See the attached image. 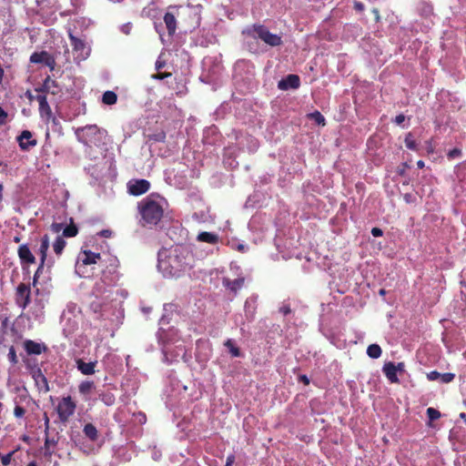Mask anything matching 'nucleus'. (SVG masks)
<instances>
[{"label":"nucleus","instance_id":"40","mask_svg":"<svg viewBox=\"0 0 466 466\" xmlns=\"http://www.w3.org/2000/svg\"><path fill=\"white\" fill-rule=\"evenodd\" d=\"M461 155V150L459 148H453V149L450 150L447 154L448 158H450V159L459 157Z\"/></svg>","mask_w":466,"mask_h":466},{"label":"nucleus","instance_id":"35","mask_svg":"<svg viewBox=\"0 0 466 466\" xmlns=\"http://www.w3.org/2000/svg\"><path fill=\"white\" fill-rule=\"evenodd\" d=\"M310 117L319 125L325 126V117L321 115L320 112L315 111L310 115Z\"/></svg>","mask_w":466,"mask_h":466},{"label":"nucleus","instance_id":"8","mask_svg":"<svg viewBox=\"0 0 466 466\" xmlns=\"http://www.w3.org/2000/svg\"><path fill=\"white\" fill-rule=\"evenodd\" d=\"M99 133V128L96 125H87L83 127H78L76 131V135L79 140L85 144L91 141L92 137H95Z\"/></svg>","mask_w":466,"mask_h":466},{"label":"nucleus","instance_id":"53","mask_svg":"<svg viewBox=\"0 0 466 466\" xmlns=\"http://www.w3.org/2000/svg\"><path fill=\"white\" fill-rule=\"evenodd\" d=\"M165 65H166L165 61H161V60L158 59L156 62V69L157 70H160V69H162L165 66Z\"/></svg>","mask_w":466,"mask_h":466},{"label":"nucleus","instance_id":"13","mask_svg":"<svg viewBox=\"0 0 466 466\" xmlns=\"http://www.w3.org/2000/svg\"><path fill=\"white\" fill-rule=\"evenodd\" d=\"M32 377L35 380V386L40 391L46 393L50 390L48 380L43 374L40 368H36L32 371Z\"/></svg>","mask_w":466,"mask_h":466},{"label":"nucleus","instance_id":"42","mask_svg":"<svg viewBox=\"0 0 466 466\" xmlns=\"http://www.w3.org/2000/svg\"><path fill=\"white\" fill-rule=\"evenodd\" d=\"M45 65L49 67L50 71H53L56 65L55 57L53 56L47 57V60L45 62Z\"/></svg>","mask_w":466,"mask_h":466},{"label":"nucleus","instance_id":"4","mask_svg":"<svg viewBox=\"0 0 466 466\" xmlns=\"http://www.w3.org/2000/svg\"><path fill=\"white\" fill-rule=\"evenodd\" d=\"M101 263L103 266L101 272L102 280L108 285L114 284L119 278L118 268L120 263L118 258L114 255L106 254L104 256Z\"/></svg>","mask_w":466,"mask_h":466},{"label":"nucleus","instance_id":"59","mask_svg":"<svg viewBox=\"0 0 466 466\" xmlns=\"http://www.w3.org/2000/svg\"><path fill=\"white\" fill-rule=\"evenodd\" d=\"M417 167H418L419 168H423V167H424V162H423L422 160H419V161L417 162Z\"/></svg>","mask_w":466,"mask_h":466},{"label":"nucleus","instance_id":"11","mask_svg":"<svg viewBox=\"0 0 466 466\" xmlns=\"http://www.w3.org/2000/svg\"><path fill=\"white\" fill-rule=\"evenodd\" d=\"M17 255L22 265H32L35 263V258L27 244H22L18 247Z\"/></svg>","mask_w":466,"mask_h":466},{"label":"nucleus","instance_id":"9","mask_svg":"<svg viewBox=\"0 0 466 466\" xmlns=\"http://www.w3.org/2000/svg\"><path fill=\"white\" fill-rule=\"evenodd\" d=\"M16 139L23 151H27L37 145V140L33 138V134L29 130H23Z\"/></svg>","mask_w":466,"mask_h":466},{"label":"nucleus","instance_id":"12","mask_svg":"<svg viewBox=\"0 0 466 466\" xmlns=\"http://www.w3.org/2000/svg\"><path fill=\"white\" fill-rule=\"evenodd\" d=\"M300 86V79L298 75L290 74L278 83L280 90L297 89Z\"/></svg>","mask_w":466,"mask_h":466},{"label":"nucleus","instance_id":"51","mask_svg":"<svg viewBox=\"0 0 466 466\" xmlns=\"http://www.w3.org/2000/svg\"><path fill=\"white\" fill-rule=\"evenodd\" d=\"M234 461H235V456L233 454H230L227 457L225 466H232Z\"/></svg>","mask_w":466,"mask_h":466},{"label":"nucleus","instance_id":"41","mask_svg":"<svg viewBox=\"0 0 466 466\" xmlns=\"http://www.w3.org/2000/svg\"><path fill=\"white\" fill-rule=\"evenodd\" d=\"M25 410L22 406L17 405L15 407L14 415L16 418H22L25 415Z\"/></svg>","mask_w":466,"mask_h":466},{"label":"nucleus","instance_id":"44","mask_svg":"<svg viewBox=\"0 0 466 466\" xmlns=\"http://www.w3.org/2000/svg\"><path fill=\"white\" fill-rule=\"evenodd\" d=\"M150 138L155 141H164L166 138V134L164 132H159L157 134L150 136Z\"/></svg>","mask_w":466,"mask_h":466},{"label":"nucleus","instance_id":"16","mask_svg":"<svg viewBox=\"0 0 466 466\" xmlns=\"http://www.w3.org/2000/svg\"><path fill=\"white\" fill-rule=\"evenodd\" d=\"M24 349L28 355H40L47 350L46 346L32 339H25L24 341Z\"/></svg>","mask_w":466,"mask_h":466},{"label":"nucleus","instance_id":"39","mask_svg":"<svg viewBox=\"0 0 466 466\" xmlns=\"http://www.w3.org/2000/svg\"><path fill=\"white\" fill-rule=\"evenodd\" d=\"M7 112L0 106V127L7 122Z\"/></svg>","mask_w":466,"mask_h":466},{"label":"nucleus","instance_id":"55","mask_svg":"<svg viewBox=\"0 0 466 466\" xmlns=\"http://www.w3.org/2000/svg\"><path fill=\"white\" fill-rule=\"evenodd\" d=\"M155 28L157 30V32L159 34L160 36H162L163 35V27H162V25H157V23H155Z\"/></svg>","mask_w":466,"mask_h":466},{"label":"nucleus","instance_id":"48","mask_svg":"<svg viewBox=\"0 0 466 466\" xmlns=\"http://www.w3.org/2000/svg\"><path fill=\"white\" fill-rule=\"evenodd\" d=\"M11 457H12V453H8V454L5 455V456L2 458V463H3V465L6 466V465L10 464Z\"/></svg>","mask_w":466,"mask_h":466},{"label":"nucleus","instance_id":"19","mask_svg":"<svg viewBox=\"0 0 466 466\" xmlns=\"http://www.w3.org/2000/svg\"><path fill=\"white\" fill-rule=\"evenodd\" d=\"M383 373L385 374L386 378L391 382V383H398L399 378L397 376V371L395 369V364L391 361L386 362L382 368Z\"/></svg>","mask_w":466,"mask_h":466},{"label":"nucleus","instance_id":"33","mask_svg":"<svg viewBox=\"0 0 466 466\" xmlns=\"http://www.w3.org/2000/svg\"><path fill=\"white\" fill-rule=\"evenodd\" d=\"M404 142H405V146L407 147V148L413 150V151L418 150L417 143H416L415 139L413 138V136L411 133L407 134Z\"/></svg>","mask_w":466,"mask_h":466},{"label":"nucleus","instance_id":"56","mask_svg":"<svg viewBox=\"0 0 466 466\" xmlns=\"http://www.w3.org/2000/svg\"><path fill=\"white\" fill-rule=\"evenodd\" d=\"M404 363L399 362L397 365H395L396 371H403L404 370Z\"/></svg>","mask_w":466,"mask_h":466},{"label":"nucleus","instance_id":"1","mask_svg":"<svg viewBox=\"0 0 466 466\" xmlns=\"http://www.w3.org/2000/svg\"><path fill=\"white\" fill-rule=\"evenodd\" d=\"M159 255L158 268L164 275L179 277L193 267L194 254L186 245H176L168 249L167 255Z\"/></svg>","mask_w":466,"mask_h":466},{"label":"nucleus","instance_id":"18","mask_svg":"<svg viewBox=\"0 0 466 466\" xmlns=\"http://www.w3.org/2000/svg\"><path fill=\"white\" fill-rule=\"evenodd\" d=\"M245 283V278L239 277L236 279H230L228 278H223L222 284L223 286L232 291L233 293H237L239 289H241Z\"/></svg>","mask_w":466,"mask_h":466},{"label":"nucleus","instance_id":"54","mask_svg":"<svg viewBox=\"0 0 466 466\" xmlns=\"http://www.w3.org/2000/svg\"><path fill=\"white\" fill-rule=\"evenodd\" d=\"M354 8L357 10V11H363L364 10V5L360 2H356L355 5H354Z\"/></svg>","mask_w":466,"mask_h":466},{"label":"nucleus","instance_id":"17","mask_svg":"<svg viewBox=\"0 0 466 466\" xmlns=\"http://www.w3.org/2000/svg\"><path fill=\"white\" fill-rule=\"evenodd\" d=\"M455 378V374L451 372L441 373L437 370H432L427 373V379L431 381L440 380L441 383H450Z\"/></svg>","mask_w":466,"mask_h":466},{"label":"nucleus","instance_id":"10","mask_svg":"<svg viewBox=\"0 0 466 466\" xmlns=\"http://www.w3.org/2000/svg\"><path fill=\"white\" fill-rule=\"evenodd\" d=\"M150 183L146 179H137L128 183V192L133 196H140L148 191Z\"/></svg>","mask_w":466,"mask_h":466},{"label":"nucleus","instance_id":"32","mask_svg":"<svg viewBox=\"0 0 466 466\" xmlns=\"http://www.w3.org/2000/svg\"><path fill=\"white\" fill-rule=\"evenodd\" d=\"M78 233L77 227L71 223L70 225L66 226L63 230V237L66 238H73L76 237Z\"/></svg>","mask_w":466,"mask_h":466},{"label":"nucleus","instance_id":"15","mask_svg":"<svg viewBox=\"0 0 466 466\" xmlns=\"http://www.w3.org/2000/svg\"><path fill=\"white\" fill-rule=\"evenodd\" d=\"M49 248V237L47 234H45L40 238V246L36 249V253L40 256L41 266L47 265V267H51L47 261V250Z\"/></svg>","mask_w":466,"mask_h":466},{"label":"nucleus","instance_id":"50","mask_svg":"<svg viewBox=\"0 0 466 466\" xmlns=\"http://www.w3.org/2000/svg\"><path fill=\"white\" fill-rule=\"evenodd\" d=\"M405 121V116L403 114H400L396 116L394 122L397 125H401Z\"/></svg>","mask_w":466,"mask_h":466},{"label":"nucleus","instance_id":"21","mask_svg":"<svg viewBox=\"0 0 466 466\" xmlns=\"http://www.w3.org/2000/svg\"><path fill=\"white\" fill-rule=\"evenodd\" d=\"M164 23L167 29L168 35H173L176 33L177 29V20L173 14L167 12L164 15Z\"/></svg>","mask_w":466,"mask_h":466},{"label":"nucleus","instance_id":"31","mask_svg":"<svg viewBox=\"0 0 466 466\" xmlns=\"http://www.w3.org/2000/svg\"><path fill=\"white\" fill-rule=\"evenodd\" d=\"M224 345L228 349L232 357H239L241 355L239 348L235 345L232 339H227Z\"/></svg>","mask_w":466,"mask_h":466},{"label":"nucleus","instance_id":"25","mask_svg":"<svg viewBox=\"0 0 466 466\" xmlns=\"http://www.w3.org/2000/svg\"><path fill=\"white\" fill-rule=\"evenodd\" d=\"M52 55H50L46 51H41V52H34L30 56V62L33 64H45V62L47 60V57H50Z\"/></svg>","mask_w":466,"mask_h":466},{"label":"nucleus","instance_id":"23","mask_svg":"<svg viewBox=\"0 0 466 466\" xmlns=\"http://www.w3.org/2000/svg\"><path fill=\"white\" fill-rule=\"evenodd\" d=\"M197 239L200 242H206L208 244H217L218 242L219 238L215 233L203 231L198 235Z\"/></svg>","mask_w":466,"mask_h":466},{"label":"nucleus","instance_id":"7","mask_svg":"<svg viewBox=\"0 0 466 466\" xmlns=\"http://www.w3.org/2000/svg\"><path fill=\"white\" fill-rule=\"evenodd\" d=\"M35 91L37 95H57L61 92V88L57 85L56 80H53L49 76L46 77L43 84L39 87H35Z\"/></svg>","mask_w":466,"mask_h":466},{"label":"nucleus","instance_id":"20","mask_svg":"<svg viewBox=\"0 0 466 466\" xmlns=\"http://www.w3.org/2000/svg\"><path fill=\"white\" fill-rule=\"evenodd\" d=\"M96 361L85 362L83 360L79 359L76 360V367L78 370L84 375H92L95 373V367Z\"/></svg>","mask_w":466,"mask_h":466},{"label":"nucleus","instance_id":"62","mask_svg":"<svg viewBox=\"0 0 466 466\" xmlns=\"http://www.w3.org/2000/svg\"><path fill=\"white\" fill-rule=\"evenodd\" d=\"M48 422H49V419H48V417L46 415V417H45V423H46V425H48Z\"/></svg>","mask_w":466,"mask_h":466},{"label":"nucleus","instance_id":"64","mask_svg":"<svg viewBox=\"0 0 466 466\" xmlns=\"http://www.w3.org/2000/svg\"><path fill=\"white\" fill-rule=\"evenodd\" d=\"M27 466H36V464H35V462L32 461V462L28 463Z\"/></svg>","mask_w":466,"mask_h":466},{"label":"nucleus","instance_id":"37","mask_svg":"<svg viewBox=\"0 0 466 466\" xmlns=\"http://www.w3.org/2000/svg\"><path fill=\"white\" fill-rule=\"evenodd\" d=\"M90 309L94 311L95 313H99L102 310V303L99 299H96L92 301L89 305Z\"/></svg>","mask_w":466,"mask_h":466},{"label":"nucleus","instance_id":"28","mask_svg":"<svg viewBox=\"0 0 466 466\" xmlns=\"http://www.w3.org/2000/svg\"><path fill=\"white\" fill-rule=\"evenodd\" d=\"M95 388V383L90 380L82 381L78 386V390L82 395L89 394Z\"/></svg>","mask_w":466,"mask_h":466},{"label":"nucleus","instance_id":"46","mask_svg":"<svg viewBox=\"0 0 466 466\" xmlns=\"http://www.w3.org/2000/svg\"><path fill=\"white\" fill-rule=\"evenodd\" d=\"M97 235L103 238H110L112 236V231L110 229H103L99 231Z\"/></svg>","mask_w":466,"mask_h":466},{"label":"nucleus","instance_id":"45","mask_svg":"<svg viewBox=\"0 0 466 466\" xmlns=\"http://www.w3.org/2000/svg\"><path fill=\"white\" fill-rule=\"evenodd\" d=\"M169 76H171V73H168V72L157 73V75L153 76V77L155 79H159V80L165 79V78L169 77Z\"/></svg>","mask_w":466,"mask_h":466},{"label":"nucleus","instance_id":"43","mask_svg":"<svg viewBox=\"0 0 466 466\" xmlns=\"http://www.w3.org/2000/svg\"><path fill=\"white\" fill-rule=\"evenodd\" d=\"M46 265H43L41 266V262L39 263V266L36 269V271L35 272V275H34V278H33V284L35 285L36 281H37V279L39 278V276L42 274L43 270H44V268H45Z\"/></svg>","mask_w":466,"mask_h":466},{"label":"nucleus","instance_id":"2","mask_svg":"<svg viewBox=\"0 0 466 466\" xmlns=\"http://www.w3.org/2000/svg\"><path fill=\"white\" fill-rule=\"evenodd\" d=\"M242 35L253 39H259L266 45L275 47L282 45V37L279 35L272 34L268 28L262 24H253L243 29Z\"/></svg>","mask_w":466,"mask_h":466},{"label":"nucleus","instance_id":"58","mask_svg":"<svg viewBox=\"0 0 466 466\" xmlns=\"http://www.w3.org/2000/svg\"><path fill=\"white\" fill-rule=\"evenodd\" d=\"M300 380L303 381L305 384H309V380L307 378L306 375L300 376Z\"/></svg>","mask_w":466,"mask_h":466},{"label":"nucleus","instance_id":"6","mask_svg":"<svg viewBox=\"0 0 466 466\" xmlns=\"http://www.w3.org/2000/svg\"><path fill=\"white\" fill-rule=\"evenodd\" d=\"M31 302V289L28 284L20 283L15 290V303L25 309Z\"/></svg>","mask_w":466,"mask_h":466},{"label":"nucleus","instance_id":"49","mask_svg":"<svg viewBox=\"0 0 466 466\" xmlns=\"http://www.w3.org/2000/svg\"><path fill=\"white\" fill-rule=\"evenodd\" d=\"M63 224L61 223H53L51 225V228L54 232L58 233L62 229Z\"/></svg>","mask_w":466,"mask_h":466},{"label":"nucleus","instance_id":"3","mask_svg":"<svg viewBox=\"0 0 466 466\" xmlns=\"http://www.w3.org/2000/svg\"><path fill=\"white\" fill-rule=\"evenodd\" d=\"M139 212L145 224L157 225L162 218V206L152 199L146 198L139 204Z\"/></svg>","mask_w":466,"mask_h":466},{"label":"nucleus","instance_id":"29","mask_svg":"<svg viewBox=\"0 0 466 466\" xmlns=\"http://www.w3.org/2000/svg\"><path fill=\"white\" fill-rule=\"evenodd\" d=\"M381 352V348L378 344H370L367 349V354L371 359L380 358Z\"/></svg>","mask_w":466,"mask_h":466},{"label":"nucleus","instance_id":"14","mask_svg":"<svg viewBox=\"0 0 466 466\" xmlns=\"http://www.w3.org/2000/svg\"><path fill=\"white\" fill-rule=\"evenodd\" d=\"M39 104V114L41 117L46 118L47 122H49L52 117V109L47 102V98L46 95H37L35 96Z\"/></svg>","mask_w":466,"mask_h":466},{"label":"nucleus","instance_id":"57","mask_svg":"<svg viewBox=\"0 0 466 466\" xmlns=\"http://www.w3.org/2000/svg\"><path fill=\"white\" fill-rule=\"evenodd\" d=\"M372 13L374 14L375 19L378 22L380 20V12L377 8H374L372 10Z\"/></svg>","mask_w":466,"mask_h":466},{"label":"nucleus","instance_id":"52","mask_svg":"<svg viewBox=\"0 0 466 466\" xmlns=\"http://www.w3.org/2000/svg\"><path fill=\"white\" fill-rule=\"evenodd\" d=\"M280 312H282L283 315L286 316L291 312V309H290L289 306H283L280 308Z\"/></svg>","mask_w":466,"mask_h":466},{"label":"nucleus","instance_id":"27","mask_svg":"<svg viewBox=\"0 0 466 466\" xmlns=\"http://www.w3.org/2000/svg\"><path fill=\"white\" fill-rule=\"evenodd\" d=\"M117 101V96L114 91H106L102 96V102L106 105H115Z\"/></svg>","mask_w":466,"mask_h":466},{"label":"nucleus","instance_id":"61","mask_svg":"<svg viewBox=\"0 0 466 466\" xmlns=\"http://www.w3.org/2000/svg\"><path fill=\"white\" fill-rule=\"evenodd\" d=\"M49 121H52V123H53V124H55V125H56V124H57V122H58V121H57V119H56V117H55L53 115H52V117L50 118V120H49Z\"/></svg>","mask_w":466,"mask_h":466},{"label":"nucleus","instance_id":"5","mask_svg":"<svg viewBox=\"0 0 466 466\" xmlns=\"http://www.w3.org/2000/svg\"><path fill=\"white\" fill-rule=\"evenodd\" d=\"M76 410V403L71 396L63 397L57 406L56 412L59 421L66 424L69 419L75 414Z\"/></svg>","mask_w":466,"mask_h":466},{"label":"nucleus","instance_id":"22","mask_svg":"<svg viewBox=\"0 0 466 466\" xmlns=\"http://www.w3.org/2000/svg\"><path fill=\"white\" fill-rule=\"evenodd\" d=\"M83 253L85 258L82 259V261L85 265L96 264L103 259L100 253H96L90 250H84Z\"/></svg>","mask_w":466,"mask_h":466},{"label":"nucleus","instance_id":"30","mask_svg":"<svg viewBox=\"0 0 466 466\" xmlns=\"http://www.w3.org/2000/svg\"><path fill=\"white\" fill-rule=\"evenodd\" d=\"M70 42L74 51L83 52L86 49L85 42L72 35H70Z\"/></svg>","mask_w":466,"mask_h":466},{"label":"nucleus","instance_id":"26","mask_svg":"<svg viewBox=\"0 0 466 466\" xmlns=\"http://www.w3.org/2000/svg\"><path fill=\"white\" fill-rule=\"evenodd\" d=\"M66 246V240L63 238V237H57L55 240V242L53 243V249H54V252L57 255V256H60L62 253H63V250L65 248V247Z\"/></svg>","mask_w":466,"mask_h":466},{"label":"nucleus","instance_id":"24","mask_svg":"<svg viewBox=\"0 0 466 466\" xmlns=\"http://www.w3.org/2000/svg\"><path fill=\"white\" fill-rule=\"evenodd\" d=\"M83 432L85 436L92 441H96L98 439V431L92 423H86L84 426Z\"/></svg>","mask_w":466,"mask_h":466},{"label":"nucleus","instance_id":"63","mask_svg":"<svg viewBox=\"0 0 466 466\" xmlns=\"http://www.w3.org/2000/svg\"><path fill=\"white\" fill-rule=\"evenodd\" d=\"M14 241H15V242H16V243H18V242L20 241V238H19V237H15V238H14Z\"/></svg>","mask_w":466,"mask_h":466},{"label":"nucleus","instance_id":"34","mask_svg":"<svg viewBox=\"0 0 466 466\" xmlns=\"http://www.w3.org/2000/svg\"><path fill=\"white\" fill-rule=\"evenodd\" d=\"M7 358H8V360L13 364V365H15L18 363V359H17V356H16V352H15V350L14 348V346H11L9 348V351H8V354H7Z\"/></svg>","mask_w":466,"mask_h":466},{"label":"nucleus","instance_id":"36","mask_svg":"<svg viewBox=\"0 0 466 466\" xmlns=\"http://www.w3.org/2000/svg\"><path fill=\"white\" fill-rule=\"evenodd\" d=\"M427 415L431 420H436L441 417V412L434 408H428Z\"/></svg>","mask_w":466,"mask_h":466},{"label":"nucleus","instance_id":"47","mask_svg":"<svg viewBox=\"0 0 466 466\" xmlns=\"http://www.w3.org/2000/svg\"><path fill=\"white\" fill-rule=\"evenodd\" d=\"M371 234L373 237H381L383 235V231L380 228H373L371 229Z\"/></svg>","mask_w":466,"mask_h":466},{"label":"nucleus","instance_id":"38","mask_svg":"<svg viewBox=\"0 0 466 466\" xmlns=\"http://www.w3.org/2000/svg\"><path fill=\"white\" fill-rule=\"evenodd\" d=\"M101 400L107 406H110L112 404H114L115 402V397L113 394L111 393H108V394H104L102 397H101Z\"/></svg>","mask_w":466,"mask_h":466},{"label":"nucleus","instance_id":"60","mask_svg":"<svg viewBox=\"0 0 466 466\" xmlns=\"http://www.w3.org/2000/svg\"><path fill=\"white\" fill-rule=\"evenodd\" d=\"M26 96L29 100H33L34 98H35V96H34L30 91L26 92Z\"/></svg>","mask_w":466,"mask_h":466}]
</instances>
